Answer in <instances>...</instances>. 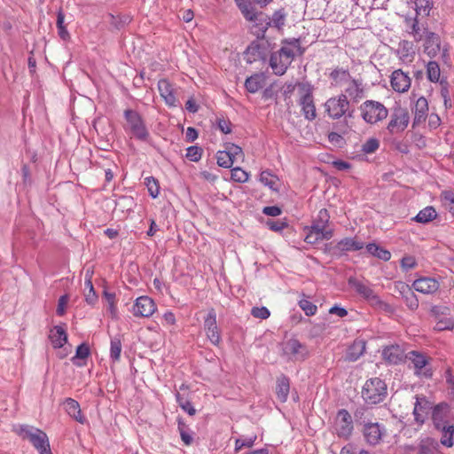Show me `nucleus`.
<instances>
[{"instance_id":"obj_33","label":"nucleus","mask_w":454,"mask_h":454,"mask_svg":"<svg viewBox=\"0 0 454 454\" xmlns=\"http://www.w3.org/2000/svg\"><path fill=\"white\" fill-rule=\"evenodd\" d=\"M399 286L407 307L411 310L418 309L419 300L417 299L414 293L409 288L407 285L403 283H399Z\"/></svg>"},{"instance_id":"obj_36","label":"nucleus","mask_w":454,"mask_h":454,"mask_svg":"<svg viewBox=\"0 0 454 454\" xmlns=\"http://www.w3.org/2000/svg\"><path fill=\"white\" fill-rule=\"evenodd\" d=\"M439 443L433 438L421 440L419 443V454H438Z\"/></svg>"},{"instance_id":"obj_47","label":"nucleus","mask_w":454,"mask_h":454,"mask_svg":"<svg viewBox=\"0 0 454 454\" xmlns=\"http://www.w3.org/2000/svg\"><path fill=\"white\" fill-rule=\"evenodd\" d=\"M216 160H217V164L220 167H223L225 168H231L234 163L233 160L231 158V156L226 152V150L219 151L216 154Z\"/></svg>"},{"instance_id":"obj_32","label":"nucleus","mask_w":454,"mask_h":454,"mask_svg":"<svg viewBox=\"0 0 454 454\" xmlns=\"http://www.w3.org/2000/svg\"><path fill=\"white\" fill-rule=\"evenodd\" d=\"M365 351V342L363 340H356L348 348L346 357L348 361H356Z\"/></svg>"},{"instance_id":"obj_23","label":"nucleus","mask_w":454,"mask_h":454,"mask_svg":"<svg viewBox=\"0 0 454 454\" xmlns=\"http://www.w3.org/2000/svg\"><path fill=\"white\" fill-rule=\"evenodd\" d=\"M258 22L265 23V26L262 27V32L264 33L269 27H276L280 30L283 28L286 23V13L282 10L276 11L271 18H267L263 13L261 17V20H257Z\"/></svg>"},{"instance_id":"obj_29","label":"nucleus","mask_w":454,"mask_h":454,"mask_svg":"<svg viewBox=\"0 0 454 454\" xmlns=\"http://www.w3.org/2000/svg\"><path fill=\"white\" fill-rule=\"evenodd\" d=\"M64 408L67 414L74 419L77 422L83 424L85 418L82 414L80 404L73 398H67L64 402Z\"/></svg>"},{"instance_id":"obj_24","label":"nucleus","mask_w":454,"mask_h":454,"mask_svg":"<svg viewBox=\"0 0 454 454\" xmlns=\"http://www.w3.org/2000/svg\"><path fill=\"white\" fill-rule=\"evenodd\" d=\"M441 51V41L438 35L434 33H427L424 52L430 58L436 57Z\"/></svg>"},{"instance_id":"obj_51","label":"nucleus","mask_w":454,"mask_h":454,"mask_svg":"<svg viewBox=\"0 0 454 454\" xmlns=\"http://www.w3.org/2000/svg\"><path fill=\"white\" fill-rule=\"evenodd\" d=\"M178 430L184 444L190 445L193 441L192 434L187 430L185 424L180 420L178 421Z\"/></svg>"},{"instance_id":"obj_6","label":"nucleus","mask_w":454,"mask_h":454,"mask_svg":"<svg viewBox=\"0 0 454 454\" xmlns=\"http://www.w3.org/2000/svg\"><path fill=\"white\" fill-rule=\"evenodd\" d=\"M348 285L371 306L383 310H388L390 309L389 305L384 302L368 284L355 278H350L348 279Z\"/></svg>"},{"instance_id":"obj_31","label":"nucleus","mask_w":454,"mask_h":454,"mask_svg":"<svg viewBox=\"0 0 454 454\" xmlns=\"http://www.w3.org/2000/svg\"><path fill=\"white\" fill-rule=\"evenodd\" d=\"M364 247V243L353 238H345L340 240L335 248L340 252L358 251Z\"/></svg>"},{"instance_id":"obj_10","label":"nucleus","mask_w":454,"mask_h":454,"mask_svg":"<svg viewBox=\"0 0 454 454\" xmlns=\"http://www.w3.org/2000/svg\"><path fill=\"white\" fill-rule=\"evenodd\" d=\"M298 90L300 94L299 104L301 106L304 117L309 121H312L317 116L312 94L313 89L309 83H299Z\"/></svg>"},{"instance_id":"obj_62","label":"nucleus","mask_w":454,"mask_h":454,"mask_svg":"<svg viewBox=\"0 0 454 454\" xmlns=\"http://www.w3.org/2000/svg\"><path fill=\"white\" fill-rule=\"evenodd\" d=\"M417 262L413 256H404L401 260V267L404 270H409L411 269H413L416 266Z\"/></svg>"},{"instance_id":"obj_2","label":"nucleus","mask_w":454,"mask_h":454,"mask_svg":"<svg viewBox=\"0 0 454 454\" xmlns=\"http://www.w3.org/2000/svg\"><path fill=\"white\" fill-rule=\"evenodd\" d=\"M330 215L325 208L319 210L312 225L308 229L305 241L309 244H316L320 240L330 239L333 236V231L327 230Z\"/></svg>"},{"instance_id":"obj_38","label":"nucleus","mask_w":454,"mask_h":454,"mask_svg":"<svg viewBox=\"0 0 454 454\" xmlns=\"http://www.w3.org/2000/svg\"><path fill=\"white\" fill-rule=\"evenodd\" d=\"M260 182L269 187L272 191H278V178L277 176L271 174L270 171H262L260 174Z\"/></svg>"},{"instance_id":"obj_43","label":"nucleus","mask_w":454,"mask_h":454,"mask_svg":"<svg viewBox=\"0 0 454 454\" xmlns=\"http://www.w3.org/2000/svg\"><path fill=\"white\" fill-rule=\"evenodd\" d=\"M103 296L105 300L107 302L108 305V311L110 312L113 318H115L117 317V307H116V300H115V294L110 293L107 290H104Z\"/></svg>"},{"instance_id":"obj_50","label":"nucleus","mask_w":454,"mask_h":454,"mask_svg":"<svg viewBox=\"0 0 454 454\" xmlns=\"http://www.w3.org/2000/svg\"><path fill=\"white\" fill-rule=\"evenodd\" d=\"M176 402L179 404V406L187 412L190 416H193L196 413L195 408L192 406L191 402L184 399L183 396H181L180 394H176Z\"/></svg>"},{"instance_id":"obj_15","label":"nucleus","mask_w":454,"mask_h":454,"mask_svg":"<svg viewBox=\"0 0 454 454\" xmlns=\"http://www.w3.org/2000/svg\"><path fill=\"white\" fill-rule=\"evenodd\" d=\"M385 434V427L378 422H368L364 425L363 434L370 445L374 446L380 443Z\"/></svg>"},{"instance_id":"obj_41","label":"nucleus","mask_w":454,"mask_h":454,"mask_svg":"<svg viewBox=\"0 0 454 454\" xmlns=\"http://www.w3.org/2000/svg\"><path fill=\"white\" fill-rule=\"evenodd\" d=\"M427 79L432 82H438L441 77L440 66L436 61H429L427 65Z\"/></svg>"},{"instance_id":"obj_14","label":"nucleus","mask_w":454,"mask_h":454,"mask_svg":"<svg viewBox=\"0 0 454 454\" xmlns=\"http://www.w3.org/2000/svg\"><path fill=\"white\" fill-rule=\"evenodd\" d=\"M156 309L157 306L154 301L146 295H143L136 299L131 312L136 317H149Z\"/></svg>"},{"instance_id":"obj_42","label":"nucleus","mask_w":454,"mask_h":454,"mask_svg":"<svg viewBox=\"0 0 454 454\" xmlns=\"http://www.w3.org/2000/svg\"><path fill=\"white\" fill-rule=\"evenodd\" d=\"M145 185L152 198L155 199L159 196L160 185L157 179L153 176H147L145 178Z\"/></svg>"},{"instance_id":"obj_18","label":"nucleus","mask_w":454,"mask_h":454,"mask_svg":"<svg viewBox=\"0 0 454 454\" xmlns=\"http://www.w3.org/2000/svg\"><path fill=\"white\" fill-rule=\"evenodd\" d=\"M158 89L160 97L168 106L176 107L178 106L176 89L168 80H160L158 82Z\"/></svg>"},{"instance_id":"obj_5","label":"nucleus","mask_w":454,"mask_h":454,"mask_svg":"<svg viewBox=\"0 0 454 454\" xmlns=\"http://www.w3.org/2000/svg\"><path fill=\"white\" fill-rule=\"evenodd\" d=\"M324 106L327 115L333 120H339L347 115L352 117L353 115V111L349 110V100L347 99V96L344 94L328 98Z\"/></svg>"},{"instance_id":"obj_63","label":"nucleus","mask_w":454,"mask_h":454,"mask_svg":"<svg viewBox=\"0 0 454 454\" xmlns=\"http://www.w3.org/2000/svg\"><path fill=\"white\" fill-rule=\"evenodd\" d=\"M446 383L449 386L450 393L454 395V375L450 368H448L445 372Z\"/></svg>"},{"instance_id":"obj_11","label":"nucleus","mask_w":454,"mask_h":454,"mask_svg":"<svg viewBox=\"0 0 454 454\" xmlns=\"http://www.w3.org/2000/svg\"><path fill=\"white\" fill-rule=\"evenodd\" d=\"M410 122V115L406 108L396 106L393 108L387 130L390 134H398L405 130Z\"/></svg>"},{"instance_id":"obj_20","label":"nucleus","mask_w":454,"mask_h":454,"mask_svg":"<svg viewBox=\"0 0 454 454\" xmlns=\"http://www.w3.org/2000/svg\"><path fill=\"white\" fill-rule=\"evenodd\" d=\"M432 409V403L424 396H416V403L413 410L415 420L419 425L423 424Z\"/></svg>"},{"instance_id":"obj_52","label":"nucleus","mask_w":454,"mask_h":454,"mask_svg":"<svg viewBox=\"0 0 454 454\" xmlns=\"http://www.w3.org/2000/svg\"><path fill=\"white\" fill-rule=\"evenodd\" d=\"M427 32H426L425 29H421L420 28L417 20H413L411 21L410 34L412 35V36L415 39V41H417V42L421 41L423 39V37H424V35L427 34Z\"/></svg>"},{"instance_id":"obj_28","label":"nucleus","mask_w":454,"mask_h":454,"mask_svg":"<svg viewBox=\"0 0 454 454\" xmlns=\"http://www.w3.org/2000/svg\"><path fill=\"white\" fill-rule=\"evenodd\" d=\"M331 85L334 87H345L352 80L349 72L344 68H335L329 75Z\"/></svg>"},{"instance_id":"obj_55","label":"nucleus","mask_w":454,"mask_h":454,"mask_svg":"<svg viewBox=\"0 0 454 454\" xmlns=\"http://www.w3.org/2000/svg\"><path fill=\"white\" fill-rule=\"evenodd\" d=\"M202 155L201 148L192 145L186 150V158L192 161L197 162L200 160Z\"/></svg>"},{"instance_id":"obj_59","label":"nucleus","mask_w":454,"mask_h":454,"mask_svg":"<svg viewBox=\"0 0 454 454\" xmlns=\"http://www.w3.org/2000/svg\"><path fill=\"white\" fill-rule=\"evenodd\" d=\"M266 225L273 231H281L287 227V223L284 220H268Z\"/></svg>"},{"instance_id":"obj_40","label":"nucleus","mask_w":454,"mask_h":454,"mask_svg":"<svg viewBox=\"0 0 454 454\" xmlns=\"http://www.w3.org/2000/svg\"><path fill=\"white\" fill-rule=\"evenodd\" d=\"M366 249L369 254L383 261H388L391 258V254L389 251L379 247L375 243L368 244L366 246Z\"/></svg>"},{"instance_id":"obj_48","label":"nucleus","mask_w":454,"mask_h":454,"mask_svg":"<svg viewBox=\"0 0 454 454\" xmlns=\"http://www.w3.org/2000/svg\"><path fill=\"white\" fill-rule=\"evenodd\" d=\"M379 147L380 141L375 137H371L362 145V151L366 154H370L375 153Z\"/></svg>"},{"instance_id":"obj_3","label":"nucleus","mask_w":454,"mask_h":454,"mask_svg":"<svg viewBox=\"0 0 454 454\" xmlns=\"http://www.w3.org/2000/svg\"><path fill=\"white\" fill-rule=\"evenodd\" d=\"M14 431L23 439L28 440L39 454H52L48 436L43 431L27 425H19Z\"/></svg>"},{"instance_id":"obj_56","label":"nucleus","mask_w":454,"mask_h":454,"mask_svg":"<svg viewBox=\"0 0 454 454\" xmlns=\"http://www.w3.org/2000/svg\"><path fill=\"white\" fill-rule=\"evenodd\" d=\"M256 440V436L248 437L246 439H236L235 441V451L239 452L242 448L247 447L250 448L254 445Z\"/></svg>"},{"instance_id":"obj_9","label":"nucleus","mask_w":454,"mask_h":454,"mask_svg":"<svg viewBox=\"0 0 454 454\" xmlns=\"http://www.w3.org/2000/svg\"><path fill=\"white\" fill-rule=\"evenodd\" d=\"M282 356L289 361H303L309 356L308 347L295 338L282 342Z\"/></svg>"},{"instance_id":"obj_58","label":"nucleus","mask_w":454,"mask_h":454,"mask_svg":"<svg viewBox=\"0 0 454 454\" xmlns=\"http://www.w3.org/2000/svg\"><path fill=\"white\" fill-rule=\"evenodd\" d=\"M226 152L229 153L231 158L235 161L239 157H242V148L234 144H229L226 145Z\"/></svg>"},{"instance_id":"obj_30","label":"nucleus","mask_w":454,"mask_h":454,"mask_svg":"<svg viewBox=\"0 0 454 454\" xmlns=\"http://www.w3.org/2000/svg\"><path fill=\"white\" fill-rule=\"evenodd\" d=\"M49 339L54 348H59L67 343V334L62 326L56 325L51 330Z\"/></svg>"},{"instance_id":"obj_53","label":"nucleus","mask_w":454,"mask_h":454,"mask_svg":"<svg viewBox=\"0 0 454 454\" xmlns=\"http://www.w3.org/2000/svg\"><path fill=\"white\" fill-rule=\"evenodd\" d=\"M248 173L241 168H234L231 169V179L235 182L245 183L248 180Z\"/></svg>"},{"instance_id":"obj_26","label":"nucleus","mask_w":454,"mask_h":454,"mask_svg":"<svg viewBox=\"0 0 454 454\" xmlns=\"http://www.w3.org/2000/svg\"><path fill=\"white\" fill-rule=\"evenodd\" d=\"M413 126L419 125L424 122L428 114V103L426 98L419 97L414 106Z\"/></svg>"},{"instance_id":"obj_61","label":"nucleus","mask_w":454,"mask_h":454,"mask_svg":"<svg viewBox=\"0 0 454 454\" xmlns=\"http://www.w3.org/2000/svg\"><path fill=\"white\" fill-rule=\"evenodd\" d=\"M69 301V297L67 294L62 295L59 297L58 301V307H57V314L59 316H63L66 312V307L67 305V302Z\"/></svg>"},{"instance_id":"obj_57","label":"nucleus","mask_w":454,"mask_h":454,"mask_svg":"<svg viewBox=\"0 0 454 454\" xmlns=\"http://www.w3.org/2000/svg\"><path fill=\"white\" fill-rule=\"evenodd\" d=\"M251 315L259 319H267L270 316V310L262 306V307H254L251 309Z\"/></svg>"},{"instance_id":"obj_12","label":"nucleus","mask_w":454,"mask_h":454,"mask_svg":"<svg viewBox=\"0 0 454 454\" xmlns=\"http://www.w3.org/2000/svg\"><path fill=\"white\" fill-rule=\"evenodd\" d=\"M406 358H408L413 364L415 374L417 376L426 379L432 377L433 371L428 365L429 358L426 355L413 350L406 355Z\"/></svg>"},{"instance_id":"obj_45","label":"nucleus","mask_w":454,"mask_h":454,"mask_svg":"<svg viewBox=\"0 0 454 454\" xmlns=\"http://www.w3.org/2000/svg\"><path fill=\"white\" fill-rule=\"evenodd\" d=\"M434 321L435 325L434 326V329L438 332L452 330L454 327V320L450 317L446 316Z\"/></svg>"},{"instance_id":"obj_22","label":"nucleus","mask_w":454,"mask_h":454,"mask_svg":"<svg viewBox=\"0 0 454 454\" xmlns=\"http://www.w3.org/2000/svg\"><path fill=\"white\" fill-rule=\"evenodd\" d=\"M384 360L391 364H397L406 358L403 348L399 345L386 347L382 351Z\"/></svg>"},{"instance_id":"obj_17","label":"nucleus","mask_w":454,"mask_h":454,"mask_svg":"<svg viewBox=\"0 0 454 454\" xmlns=\"http://www.w3.org/2000/svg\"><path fill=\"white\" fill-rule=\"evenodd\" d=\"M390 84L395 91L403 93L410 89L411 79L409 74L402 69H396L391 74Z\"/></svg>"},{"instance_id":"obj_64","label":"nucleus","mask_w":454,"mask_h":454,"mask_svg":"<svg viewBox=\"0 0 454 454\" xmlns=\"http://www.w3.org/2000/svg\"><path fill=\"white\" fill-rule=\"evenodd\" d=\"M262 212L266 215L278 216L281 214V209H280V207H278L277 206H269V207H265L262 209Z\"/></svg>"},{"instance_id":"obj_49","label":"nucleus","mask_w":454,"mask_h":454,"mask_svg":"<svg viewBox=\"0 0 454 454\" xmlns=\"http://www.w3.org/2000/svg\"><path fill=\"white\" fill-rule=\"evenodd\" d=\"M299 306L309 317L316 315L317 311V307L305 298L299 301Z\"/></svg>"},{"instance_id":"obj_39","label":"nucleus","mask_w":454,"mask_h":454,"mask_svg":"<svg viewBox=\"0 0 454 454\" xmlns=\"http://www.w3.org/2000/svg\"><path fill=\"white\" fill-rule=\"evenodd\" d=\"M90 355V348L86 344H81L77 347L75 355L72 358V362L76 366H83L85 364L84 360L89 356Z\"/></svg>"},{"instance_id":"obj_16","label":"nucleus","mask_w":454,"mask_h":454,"mask_svg":"<svg viewBox=\"0 0 454 454\" xmlns=\"http://www.w3.org/2000/svg\"><path fill=\"white\" fill-rule=\"evenodd\" d=\"M204 330L207 339L213 345L218 346L221 342V333L216 324V314L212 309L204 320Z\"/></svg>"},{"instance_id":"obj_46","label":"nucleus","mask_w":454,"mask_h":454,"mask_svg":"<svg viewBox=\"0 0 454 454\" xmlns=\"http://www.w3.org/2000/svg\"><path fill=\"white\" fill-rule=\"evenodd\" d=\"M121 352V342L117 337L111 340L110 357L114 362L120 360Z\"/></svg>"},{"instance_id":"obj_60","label":"nucleus","mask_w":454,"mask_h":454,"mask_svg":"<svg viewBox=\"0 0 454 454\" xmlns=\"http://www.w3.org/2000/svg\"><path fill=\"white\" fill-rule=\"evenodd\" d=\"M449 309L441 306H433L431 309V315L434 320L444 317L448 315Z\"/></svg>"},{"instance_id":"obj_1","label":"nucleus","mask_w":454,"mask_h":454,"mask_svg":"<svg viewBox=\"0 0 454 454\" xmlns=\"http://www.w3.org/2000/svg\"><path fill=\"white\" fill-rule=\"evenodd\" d=\"M303 52L304 50L301 47V40L299 38L283 41L282 47L270 55V66L273 73L277 75L284 74L294 56L296 54L301 55Z\"/></svg>"},{"instance_id":"obj_37","label":"nucleus","mask_w":454,"mask_h":454,"mask_svg":"<svg viewBox=\"0 0 454 454\" xmlns=\"http://www.w3.org/2000/svg\"><path fill=\"white\" fill-rule=\"evenodd\" d=\"M264 77L262 74H254L248 77L245 82V87L250 93H255L262 88Z\"/></svg>"},{"instance_id":"obj_8","label":"nucleus","mask_w":454,"mask_h":454,"mask_svg":"<svg viewBox=\"0 0 454 454\" xmlns=\"http://www.w3.org/2000/svg\"><path fill=\"white\" fill-rule=\"evenodd\" d=\"M361 116L370 124H375L387 118L388 111L380 102L366 100L360 106Z\"/></svg>"},{"instance_id":"obj_25","label":"nucleus","mask_w":454,"mask_h":454,"mask_svg":"<svg viewBox=\"0 0 454 454\" xmlns=\"http://www.w3.org/2000/svg\"><path fill=\"white\" fill-rule=\"evenodd\" d=\"M345 93L347 98H349L351 101L356 103L364 98V89L362 82L352 78L350 82L345 86Z\"/></svg>"},{"instance_id":"obj_7","label":"nucleus","mask_w":454,"mask_h":454,"mask_svg":"<svg viewBox=\"0 0 454 454\" xmlns=\"http://www.w3.org/2000/svg\"><path fill=\"white\" fill-rule=\"evenodd\" d=\"M124 117L126 120L124 129L127 133L139 140H145L148 137L149 132L137 112L128 109L124 112Z\"/></svg>"},{"instance_id":"obj_44","label":"nucleus","mask_w":454,"mask_h":454,"mask_svg":"<svg viewBox=\"0 0 454 454\" xmlns=\"http://www.w3.org/2000/svg\"><path fill=\"white\" fill-rule=\"evenodd\" d=\"M84 286L89 289V292L85 294V301L88 304L93 305L97 301L98 296L94 290L90 277H85Z\"/></svg>"},{"instance_id":"obj_4","label":"nucleus","mask_w":454,"mask_h":454,"mask_svg":"<svg viewBox=\"0 0 454 454\" xmlns=\"http://www.w3.org/2000/svg\"><path fill=\"white\" fill-rule=\"evenodd\" d=\"M387 396V385L380 378L367 380L362 389V397L369 404L381 403Z\"/></svg>"},{"instance_id":"obj_19","label":"nucleus","mask_w":454,"mask_h":454,"mask_svg":"<svg viewBox=\"0 0 454 454\" xmlns=\"http://www.w3.org/2000/svg\"><path fill=\"white\" fill-rule=\"evenodd\" d=\"M433 419L435 425V427L442 432L441 443L446 447L453 446V435H454V426L441 422L437 419V410L436 408L433 412Z\"/></svg>"},{"instance_id":"obj_54","label":"nucleus","mask_w":454,"mask_h":454,"mask_svg":"<svg viewBox=\"0 0 454 454\" xmlns=\"http://www.w3.org/2000/svg\"><path fill=\"white\" fill-rule=\"evenodd\" d=\"M442 199L449 211L454 215V192L452 191H444L442 192Z\"/></svg>"},{"instance_id":"obj_27","label":"nucleus","mask_w":454,"mask_h":454,"mask_svg":"<svg viewBox=\"0 0 454 454\" xmlns=\"http://www.w3.org/2000/svg\"><path fill=\"white\" fill-rule=\"evenodd\" d=\"M234 1L246 20H247L249 21H254V22H257L258 20H261V17L262 16V12H260V13L256 12V11L253 7L250 0H234Z\"/></svg>"},{"instance_id":"obj_34","label":"nucleus","mask_w":454,"mask_h":454,"mask_svg":"<svg viewBox=\"0 0 454 454\" xmlns=\"http://www.w3.org/2000/svg\"><path fill=\"white\" fill-rule=\"evenodd\" d=\"M437 217V212L432 206H427L421 209L413 220L419 223H428Z\"/></svg>"},{"instance_id":"obj_13","label":"nucleus","mask_w":454,"mask_h":454,"mask_svg":"<svg viewBox=\"0 0 454 454\" xmlns=\"http://www.w3.org/2000/svg\"><path fill=\"white\" fill-rule=\"evenodd\" d=\"M334 431L339 437L348 438L353 432V419L349 412L341 409L338 411L334 419Z\"/></svg>"},{"instance_id":"obj_35","label":"nucleus","mask_w":454,"mask_h":454,"mask_svg":"<svg viewBox=\"0 0 454 454\" xmlns=\"http://www.w3.org/2000/svg\"><path fill=\"white\" fill-rule=\"evenodd\" d=\"M290 390L289 380L286 376H281L277 380V395L280 402L285 403L287 400Z\"/></svg>"},{"instance_id":"obj_21","label":"nucleus","mask_w":454,"mask_h":454,"mask_svg":"<svg viewBox=\"0 0 454 454\" xmlns=\"http://www.w3.org/2000/svg\"><path fill=\"white\" fill-rule=\"evenodd\" d=\"M412 286L417 292L431 294L439 289L440 284L434 278L424 277L416 279Z\"/></svg>"}]
</instances>
